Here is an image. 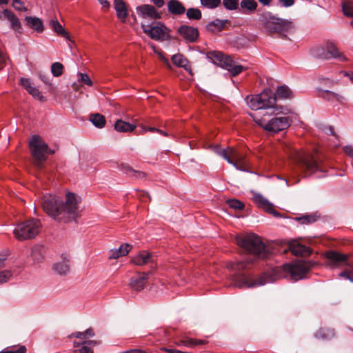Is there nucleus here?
Segmentation results:
<instances>
[{
	"label": "nucleus",
	"mask_w": 353,
	"mask_h": 353,
	"mask_svg": "<svg viewBox=\"0 0 353 353\" xmlns=\"http://www.w3.org/2000/svg\"><path fill=\"white\" fill-rule=\"evenodd\" d=\"M291 252L295 256H309L312 253V250L302 244H292L289 246Z\"/></svg>",
	"instance_id": "nucleus-28"
},
{
	"label": "nucleus",
	"mask_w": 353,
	"mask_h": 353,
	"mask_svg": "<svg viewBox=\"0 0 353 353\" xmlns=\"http://www.w3.org/2000/svg\"><path fill=\"white\" fill-rule=\"evenodd\" d=\"M314 265L312 261H299L292 264H285L283 267L284 270L290 274L291 278L297 281L303 279Z\"/></svg>",
	"instance_id": "nucleus-13"
},
{
	"label": "nucleus",
	"mask_w": 353,
	"mask_h": 353,
	"mask_svg": "<svg viewBox=\"0 0 353 353\" xmlns=\"http://www.w3.org/2000/svg\"><path fill=\"white\" fill-rule=\"evenodd\" d=\"M326 50H327V53L326 54H327L328 59L334 58L341 61H345L347 60L345 56L339 51L336 45L333 42L327 41L326 43Z\"/></svg>",
	"instance_id": "nucleus-24"
},
{
	"label": "nucleus",
	"mask_w": 353,
	"mask_h": 353,
	"mask_svg": "<svg viewBox=\"0 0 353 353\" xmlns=\"http://www.w3.org/2000/svg\"><path fill=\"white\" fill-rule=\"evenodd\" d=\"M90 121L98 128H102L105 125V119L104 116L99 113L90 114Z\"/></svg>",
	"instance_id": "nucleus-35"
},
{
	"label": "nucleus",
	"mask_w": 353,
	"mask_h": 353,
	"mask_svg": "<svg viewBox=\"0 0 353 353\" xmlns=\"http://www.w3.org/2000/svg\"><path fill=\"white\" fill-rule=\"evenodd\" d=\"M79 76L81 77L80 80L83 83L90 86L92 85V81H91V79H90L89 76L87 74L80 73Z\"/></svg>",
	"instance_id": "nucleus-53"
},
{
	"label": "nucleus",
	"mask_w": 353,
	"mask_h": 353,
	"mask_svg": "<svg viewBox=\"0 0 353 353\" xmlns=\"http://www.w3.org/2000/svg\"><path fill=\"white\" fill-rule=\"evenodd\" d=\"M41 205L50 216L59 222L67 223L78 217V201L72 192L66 194L65 201L56 195H44Z\"/></svg>",
	"instance_id": "nucleus-1"
},
{
	"label": "nucleus",
	"mask_w": 353,
	"mask_h": 353,
	"mask_svg": "<svg viewBox=\"0 0 353 353\" xmlns=\"http://www.w3.org/2000/svg\"><path fill=\"white\" fill-rule=\"evenodd\" d=\"M215 152L225 159L229 163L233 165L237 168V164L243 163L245 159V156L243 154H241L232 147H228L227 148L222 149L217 145L216 147Z\"/></svg>",
	"instance_id": "nucleus-14"
},
{
	"label": "nucleus",
	"mask_w": 353,
	"mask_h": 353,
	"mask_svg": "<svg viewBox=\"0 0 353 353\" xmlns=\"http://www.w3.org/2000/svg\"><path fill=\"white\" fill-rule=\"evenodd\" d=\"M63 65L60 62L53 63L51 65V72L55 77H59L62 75L63 72Z\"/></svg>",
	"instance_id": "nucleus-39"
},
{
	"label": "nucleus",
	"mask_w": 353,
	"mask_h": 353,
	"mask_svg": "<svg viewBox=\"0 0 353 353\" xmlns=\"http://www.w3.org/2000/svg\"><path fill=\"white\" fill-rule=\"evenodd\" d=\"M342 9L345 16L353 17V3L352 2H343L342 4Z\"/></svg>",
	"instance_id": "nucleus-43"
},
{
	"label": "nucleus",
	"mask_w": 353,
	"mask_h": 353,
	"mask_svg": "<svg viewBox=\"0 0 353 353\" xmlns=\"http://www.w3.org/2000/svg\"><path fill=\"white\" fill-rule=\"evenodd\" d=\"M283 112L279 114H269L268 115L274 116L269 120L265 117L258 118L256 116H253V120L265 131L277 133L288 128L292 121V118L288 115V108L283 107Z\"/></svg>",
	"instance_id": "nucleus-6"
},
{
	"label": "nucleus",
	"mask_w": 353,
	"mask_h": 353,
	"mask_svg": "<svg viewBox=\"0 0 353 353\" xmlns=\"http://www.w3.org/2000/svg\"><path fill=\"white\" fill-rule=\"evenodd\" d=\"M247 103L252 110L263 109L265 114H279L283 112V106L276 105V97L270 90H265L261 93L254 96L247 97Z\"/></svg>",
	"instance_id": "nucleus-5"
},
{
	"label": "nucleus",
	"mask_w": 353,
	"mask_h": 353,
	"mask_svg": "<svg viewBox=\"0 0 353 353\" xmlns=\"http://www.w3.org/2000/svg\"><path fill=\"white\" fill-rule=\"evenodd\" d=\"M20 84L28 91L32 86L29 79L21 78L20 79Z\"/></svg>",
	"instance_id": "nucleus-54"
},
{
	"label": "nucleus",
	"mask_w": 353,
	"mask_h": 353,
	"mask_svg": "<svg viewBox=\"0 0 353 353\" xmlns=\"http://www.w3.org/2000/svg\"><path fill=\"white\" fill-rule=\"evenodd\" d=\"M327 265L331 268H343L344 270L339 276L344 279L353 282V261H350L347 254L330 250L325 254Z\"/></svg>",
	"instance_id": "nucleus-7"
},
{
	"label": "nucleus",
	"mask_w": 353,
	"mask_h": 353,
	"mask_svg": "<svg viewBox=\"0 0 353 353\" xmlns=\"http://www.w3.org/2000/svg\"><path fill=\"white\" fill-rule=\"evenodd\" d=\"M28 92L31 94L34 98L39 100L43 101V96L42 95L41 92L37 89V88L32 86L29 90H28Z\"/></svg>",
	"instance_id": "nucleus-46"
},
{
	"label": "nucleus",
	"mask_w": 353,
	"mask_h": 353,
	"mask_svg": "<svg viewBox=\"0 0 353 353\" xmlns=\"http://www.w3.org/2000/svg\"><path fill=\"white\" fill-rule=\"evenodd\" d=\"M29 146L34 167L39 170H42L47 159L46 154H53L54 150L50 149L48 144L38 135L32 137Z\"/></svg>",
	"instance_id": "nucleus-8"
},
{
	"label": "nucleus",
	"mask_w": 353,
	"mask_h": 353,
	"mask_svg": "<svg viewBox=\"0 0 353 353\" xmlns=\"http://www.w3.org/2000/svg\"><path fill=\"white\" fill-rule=\"evenodd\" d=\"M319 96L327 101H336L343 104L345 101V98L343 96L334 92L323 89H319Z\"/></svg>",
	"instance_id": "nucleus-23"
},
{
	"label": "nucleus",
	"mask_w": 353,
	"mask_h": 353,
	"mask_svg": "<svg viewBox=\"0 0 353 353\" xmlns=\"http://www.w3.org/2000/svg\"><path fill=\"white\" fill-rule=\"evenodd\" d=\"M171 60L176 66L183 68L190 74H192V70L191 66L190 65V62L182 54L178 53L174 54L171 57Z\"/></svg>",
	"instance_id": "nucleus-25"
},
{
	"label": "nucleus",
	"mask_w": 353,
	"mask_h": 353,
	"mask_svg": "<svg viewBox=\"0 0 353 353\" xmlns=\"http://www.w3.org/2000/svg\"><path fill=\"white\" fill-rule=\"evenodd\" d=\"M186 16L190 20H199L201 19L202 14L199 8H191L187 10Z\"/></svg>",
	"instance_id": "nucleus-37"
},
{
	"label": "nucleus",
	"mask_w": 353,
	"mask_h": 353,
	"mask_svg": "<svg viewBox=\"0 0 353 353\" xmlns=\"http://www.w3.org/2000/svg\"><path fill=\"white\" fill-rule=\"evenodd\" d=\"M10 350H11V353H26L27 351L24 345L13 346L10 347Z\"/></svg>",
	"instance_id": "nucleus-50"
},
{
	"label": "nucleus",
	"mask_w": 353,
	"mask_h": 353,
	"mask_svg": "<svg viewBox=\"0 0 353 353\" xmlns=\"http://www.w3.org/2000/svg\"><path fill=\"white\" fill-rule=\"evenodd\" d=\"M132 262L137 265H149L152 273L157 267L156 256L145 250L140 252L132 259Z\"/></svg>",
	"instance_id": "nucleus-15"
},
{
	"label": "nucleus",
	"mask_w": 353,
	"mask_h": 353,
	"mask_svg": "<svg viewBox=\"0 0 353 353\" xmlns=\"http://www.w3.org/2000/svg\"><path fill=\"white\" fill-rule=\"evenodd\" d=\"M132 248V245L128 243H124L120 245L119 249H117V253L119 254L121 256H125L128 254Z\"/></svg>",
	"instance_id": "nucleus-45"
},
{
	"label": "nucleus",
	"mask_w": 353,
	"mask_h": 353,
	"mask_svg": "<svg viewBox=\"0 0 353 353\" xmlns=\"http://www.w3.org/2000/svg\"><path fill=\"white\" fill-rule=\"evenodd\" d=\"M146 130L147 132H158L159 134H162L165 137H168V134L159 128H157L155 127H150V126H148L146 125Z\"/></svg>",
	"instance_id": "nucleus-51"
},
{
	"label": "nucleus",
	"mask_w": 353,
	"mask_h": 353,
	"mask_svg": "<svg viewBox=\"0 0 353 353\" xmlns=\"http://www.w3.org/2000/svg\"><path fill=\"white\" fill-rule=\"evenodd\" d=\"M279 1L284 7H290L294 3V0H279Z\"/></svg>",
	"instance_id": "nucleus-58"
},
{
	"label": "nucleus",
	"mask_w": 353,
	"mask_h": 353,
	"mask_svg": "<svg viewBox=\"0 0 353 353\" xmlns=\"http://www.w3.org/2000/svg\"><path fill=\"white\" fill-rule=\"evenodd\" d=\"M114 8L117 12L118 17L121 19H125L128 15L127 8L125 3L120 0H115Z\"/></svg>",
	"instance_id": "nucleus-32"
},
{
	"label": "nucleus",
	"mask_w": 353,
	"mask_h": 353,
	"mask_svg": "<svg viewBox=\"0 0 353 353\" xmlns=\"http://www.w3.org/2000/svg\"><path fill=\"white\" fill-rule=\"evenodd\" d=\"M235 242L256 259H268L272 254L270 247L255 234L237 235Z\"/></svg>",
	"instance_id": "nucleus-4"
},
{
	"label": "nucleus",
	"mask_w": 353,
	"mask_h": 353,
	"mask_svg": "<svg viewBox=\"0 0 353 353\" xmlns=\"http://www.w3.org/2000/svg\"><path fill=\"white\" fill-rule=\"evenodd\" d=\"M177 33L189 43L196 42L199 36V32L197 28L187 25H182L179 27Z\"/></svg>",
	"instance_id": "nucleus-16"
},
{
	"label": "nucleus",
	"mask_w": 353,
	"mask_h": 353,
	"mask_svg": "<svg viewBox=\"0 0 353 353\" xmlns=\"http://www.w3.org/2000/svg\"><path fill=\"white\" fill-rule=\"evenodd\" d=\"M208 57L214 64L228 70L233 77L238 75L244 70V68L241 65L237 64L230 56L225 55L221 52H210L208 53Z\"/></svg>",
	"instance_id": "nucleus-11"
},
{
	"label": "nucleus",
	"mask_w": 353,
	"mask_h": 353,
	"mask_svg": "<svg viewBox=\"0 0 353 353\" xmlns=\"http://www.w3.org/2000/svg\"><path fill=\"white\" fill-rule=\"evenodd\" d=\"M258 3L255 0H241L238 11L244 14H251L257 8Z\"/></svg>",
	"instance_id": "nucleus-21"
},
{
	"label": "nucleus",
	"mask_w": 353,
	"mask_h": 353,
	"mask_svg": "<svg viewBox=\"0 0 353 353\" xmlns=\"http://www.w3.org/2000/svg\"><path fill=\"white\" fill-rule=\"evenodd\" d=\"M343 152L350 157L353 159V147L351 145H346L343 148Z\"/></svg>",
	"instance_id": "nucleus-57"
},
{
	"label": "nucleus",
	"mask_w": 353,
	"mask_h": 353,
	"mask_svg": "<svg viewBox=\"0 0 353 353\" xmlns=\"http://www.w3.org/2000/svg\"><path fill=\"white\" fill-rule=\"evenodd\" d=\"M137 14L144 19H159L161 13L158 12L154 6L144 4L137 8Z\"/></svg>",
	"instance_id": "nucleus-18"
},
{
	"label": "nucleus",
	"mask_w": 353,
	"mask_h": 353,
	"mask_svg": "<svg viewBox=\"0 0 353 353\" xmlns=\"http://www.w3.org/2000/svg\"><path fill=\"white\" fill-rule=\"evenodd\" d=\"M276 94L282 99H291L293 96L292 90L286 85H281L277 88Z\"/></svg>",
	"instance_id": "nucleus-36"
},
{
	"label": "nucleus",
	"mask_w": 353,
	"mask_h": 353,
	"mask_svg": "<svg viewBox=\"0 0 353 353\" xmlns=\"http://www.w3.org/2000/svg\"><path fill=\"white\" fill-rule=\"evenodd\" d=\"M121 170L127 174H130L135 178L142 179L145 176V172L134 170L131 166L128 164H121Z\"/></svg>",
	"instance_id": "nucleus-34"
},
{
	"label": "nucleus",
	"mask_w": 353,
	"mask_h": 353,
	"mask_svg": "<svg viewBox=\"0 0 353 353\" xmlns=\"http://www.w3.org/2000/svg\"><path fill=\"white\" fill-rule=\"evenodd\" d=\"M266 212L272 214L275 217H279L280 216L279 212H278L274 209L272 204L269 207Z\"/></svg>",
	"instance_id": "nucleus-59"
},
{
	"label": "nucleus",
	"mask_w": 353,
	"mask_h": 353,
	"mask_svg": "<svg viewBox=\"0 0 353 353\" xmlns=\"http://www.w3.org/2000/svg\"><path fill=\"white\" fill-rule=\"evenodd\" d=\"M334 330L331 328H320L315 334V338L322 340H330L334 336Z\"/></svg>",
	"instance_id": "nucleus-31"
},
{
	"label": "nucleus",
	"mask_w": 353,
	"mask_h": 353,
	"mask_svg": "<svg viewBox=\"0 0 353 353\" xmlns=\"http://www.w3.org/2000/svg\"><path fill=\"white\" fill-rule=\"evenodd\" d=\"M83 332L85 338L94 336V332L92 328H88Z\"/></svg>",
	"instance_id": "nucleus-62"
},
{
	"label": "nucleus",
	"mask_w": 353,
	"mask_h": 353,
	"mask_svg": "<svg viewBox=\"0 0 353 353\" xmlns=\"http://www.w3.org/2000/svg\"><path fill=\"white\" fill-rule=\"evenodd\" d=\"M25 22L27 26L34 30L39 33H41L44 30L43 22L38 17L30 16L26 17Z\"/></svg>",
	"instance_id": "nucleus-27"
},
{
	"label": "nucleus",
	"mask_w": 353,
	"mask_h": 353,
	"mask_svg": "<svg viewBox=\"0 0 353 353\" xmlns=\"http://www.w3.org/2000/svg\"><path fill=\"white\" fill-rule=\"evenodd\" d=\"M151 1L157 8H161L165 4L164 0H151Z\"/></svg>",
	"instance_id": "nucleus-64"
},
{
	"label": "nucleus",
	"mask_w": 353,
	"mask_h": 353,
	"mask_svg": "<svg viewBox=\"0 0 353 353\" xmlns=\"http://www.w3.org/2000/svg\"><path fill=\"white\" fill-rule=\"evenodd\" d=\"M181 344L188 346V347H194L196 346V339H183L180 341Z\"/></svg>",
	"instance_id": "nucleus-52"
},
{
	"label": "nucleus",
	"mask_w": 353,
	"mask_h": 353,
	"mask_svg": "<svg viewBox=\"0 0 353 353\" xmlns=\"http://www.w3.org/2000/svg\"><path fill=\"white\" fill-rule=\"evenodd\" d=\"M150 274H152V271H148L146 272H138L130 279V288L133 290L137 292L141 291L145 287L148 276Z\"/></svg>",
	"instance_id": "nucleus-17"
},
{
	"label": "nucleus",
	"mask_w": 353,
	"mask_h": 353,
	"mask_svg": "<svg viewBox=\"0 0 353 353\" xmlns=\"http://www.w3.org/2000/svg\"><path fill=\"white\" fill-rule=\"evenodd\" d=\"M255 202L261 208H263L265 211L269 208V207L272 205L265 198H264L261 194H257L254 196Z\"/></svg>",
	"instance_id": "nucleus-41"
},
{
	"label": "nucleus",
	"mask_w": 353,
	"mask_h": 353,
	"mask_svg": "<svg viewBox=\"0 0 353 353\" xmlns=\"http://www.w3.org/2000/svg\"><path fill=\"white\" fill-rule=\"evenodd\" d=\"M13 8L18 11L26 12L28 10L27 8L25 6L24 3L21 0H12Z\"/></svg>",
	"instance_id": "nucleus-47"
},
{
	"label": "nucleus",
	"mask_w": 353,
	"mask_h": 353,
	"mask_svg": "<svg viewBox=\"0 0 353 353\" xmlns=\"http://www.w3.org/2000/svg\"><path fill=\"white\" fill-rule=\"evenodd\" d=\"M296 219L302 224L311 223L316 221V219L312 215H304L296 218Z\"/></svg>",
	"instance_id": "nucleus-48"
},
{
	"label": "nucleus",
	"mask_w": 353,
	"mask_h": 353,
	"mask_svg": "<svg viewBox=\"0 0 353 353\" xmlns=\"http://www.w3.org/2000/svg\"><path fill=\"white\" fill-rule=\"evenodd\" d=\"M114 129L120 132H131L134 131L137 125L131 124L128 122L124 121L121 119H118L114 123Z\"/></svg>",
	"instance_id": "nucleus-29"
},
{
	"label": "nucleus",
	"mask_w": 353,
	"mask_h": 353,
	"mask_svg": "<svg viewBox=\"0 0 353 353\" xmlns=\"http://www.w3.org/2000/svg\"><path fill=\"white\" fill-rule=\"evenodd\" d=\"M78 351L79 353H94L92 350L84 343H83L82 346H81Z\"/></svg>",
	"instance_id": "nucleus-56"
},
{
	"label": "nucleus",
	"mask_w": 353,
	"mask_h": 353,
	"mask_svg": "<svg viewBox=\"0 0 353 353\" xmlns=\"http://www.w3.org/2000/svg\"><path fill=\"white\" fill-rule=\"evenodd\" d=\"M168 12L174 15H181L185 12V8L178 0H170L167 4Z\"/></svg>",
	"instance_id": "nucleus-26"
},
{
	"label": "nucleus",
	"mask_w": 353,
	"mask_h": 353,
	"mask_svg": "<svg viewBox=\"0 0 353 353\" xmlns=\"http://www.w3.org/2000/svg\"><path fill=\"white\" fill-rule=\"evenodd\" d=\"M201 4L208 9H215L221 3V0H200Z\"/></svg>",
	"instance_id": "nucleus-40"
},
{
	"label": "nucleus",
	"mask_w": 353,
	"mask_h": 353,
	"mask_svg": "<svg viewBox=\"0 0 353 353\" xmlns=\"http://www.w3.org/2000/svg\"><path fill=\"white\" fill-rule=\"evenodd\" d=\"M259 25L268 35H276L285 39L294 28L293 23L288 19L277 17L271 12L264 11L259 14Z\"/></svg>",
	"instance_id": "nucleus-3"
},
{
	"label": "nucleus",
	"mask_w": 353,
	"mask_h": 353,
	"mask_svg": "<svg viewBox=\"0 0 353 353\" xmlns=\"http://www.w3.org/2000/svg\"><path fill=\"white\" fill-rule=\"evenodd\" d=\"M85 344H86L88 347L90 346H95L97 345H99L101 343L100 341H95V340H89L83 342Z\"/></svg>",
	"instance_id": "nucleus-60"
},
{
	"label": "nucleus",
	"mask_w": 353,
	"mask_h": 353,
	"mask_svg": "<svg viewBox=\"0 0 353 353\" xmlns=\"http://www.w3.org/2000/svg\"><path fill=\"white\" fill-rule=\"evenodd\" d=\"M312 53L314 56L318 58L328 59L327 54H326L327 53V50H326V44L323 46H319L315 48L313 50Z\"/></svg>",
	"instance_id": "nucleus-38"
},
{
	"label": "nucleus",
	"mask_w": 353,
	"mask_h": 353,
	"mask_svg": "<svg viewBox=\"0 0 353 353\" xmlns=\"http://www.w3.org/2000/svg\"><path fill=\"white\" fill-rule=\"evenodd\" d=\"M134 196L138 197L142 201H145L146 198H148L150 200L148 193L144 191H137Z\"/></svg>",
	"instance_id": "nucleus-55"
},
{
	"label": "nucleus",
	"mask_w": 353,
	"mask_h": 353,
	"mask_svg": "<svg viewBox=\"0 0 353 353\" xmlns=\"http://www.w3.org/2000/svg\"><path fill=\"white\" fill-rule=\"evenodd\" d=\"M140 129L136 132L137 134H143L147 132L146 130V123L145 124H140L139 125Z\"/></svg>",
	"instance_id": "nucleus-61"
},
{
	"label": "nucleus",
	"mask_w": 353,
	"mask_h": 353,
	"mask_svg": "<svg viewBox=\"0 0 353 353\" xmlns=\"http://www.w3.org/2000/svg\"><path fill=\"white\" fill-rule=\"evenodd\" d=\"M284 150L288 154L289 157L295 161L297 169L304 173L305 176L310 175L319 170V166L314 157L303 155L288 145H285Z\"/></svg>",
	"instance_id": "nucleus-9"
},
{
	"label": "nucleus",
	"mask_w": 353,
	"mask_h": 353,
	"mask_svg": "<svg viewBox=\"0 0 353 353\" xmlns=\"http://www.w3.org/2000/svg\"><path fill=\"white\" fill-rule=\"evenodd\" d=\"M70 336H73L77 339H85L83 332H76L71 334Z\"/></svg>",
	"instance_id": "nucleus-63"
},
{
	"label": "nucleus",
	"mask_w": 353,
	"mask_h": 353,
	"mask_svg": "<svg viewBox=\"0 0 353 353\" xmlns=\"http://www.w3.org/2000/svg\"><path fill=\"white\" fill-rule=\"evenodd\" d=\"M0 19H7L10 21L11 28L17 32H21L22 27L19 18L8 9H4L0 12Z\"/></svg>",
	"instance_id": "nucleus-19"
},
{
	"label": "nucleus",
	"mask_w": 353,
	"mask_h": 353,
	"mask_svg": "<svg viewBox=\"0 0 353 353\" xmlns=\"http://www.w3.org/2000/svg\"><path fill=\"white\" fill-rule=\"evenodd\" d=\"M143 32L155 41H165L169 39L168 28L161 22H153L152 24L142 23Z\"/></svg>",
	"instance_id": "nucleus-12"
},
{
	"label": "nucleus",
	"mask_w": 353,
	"mask_h": 353,
	"mask_svg": "<svg viewBox=\"0 0 353 353\" xmlns=\"http://www.w3.org/2000/svg\"><path fill=\"white\" fill-rule=\"evenodd\" d=\"M253 262L252 259L231 263L230 269L233 281L239 288H252L271 283L279 278L278 270L273 269L271 272L263 273L257 279H253L250 272Z\"/></svg>",
	"instance_id": "nucleus-2"
},
{
	"label": "nucleus",
	"mask_w": 353,
	"mask_h": 353,
	"mask_svg": "<svg viewBox=\"0 0 353 353\" xmlns=\"http://www.w3.org/2000/svg\"><path fill=\"white\" fill-rule=\"evenodd\" d=\"M62 261L54 264L53 270L59 275H66L70 271V258L67 254L61 255Z\"/></svg>",
	"instance_id": "nucleus-20"
},
{
	"label": "nucleus",
	"mask_w": 353,
	"mask_h": 353,
	"mask_svg": "<svg viewBox=\"0 0 353 353\" xmlns=\"http://www.w3.org/2000/svg\"><path fill=\"white\" fill-rule=\"evenodd\" d=\"M50 27L59 36L69 39V34L62 27L61 23L57 19H51L49 21Z\"/></svg>",
	"instance_id": "nucleus-30"
},
{
	"label": "nucleus",
	"mask_w": 353,
	"mask_h": 353,
	"mask_svg": "<svg viewBox=\"0 0 353 353\" xmlns=\"http://www.w3.org/2000/svg\"><path fill=\"white\" fill-rule=\"evenodd\" d=\"M43 248L41 245H34L31 250V257L34 263H41L43 259Z\"/></svg>",
	"instance_id": "nucleus-33"
},
{
	"label": "nucleus",
	"mask_w": 353,
	"mask_h": 353,
	"mask_svg": "<svg viewBox=\"0 0 353 353\" xmlns=\"http://www.w3.org/2000/svg\"><path fill=\"white\" fill-rule=\"evenodd\" d=\"M12 272L9 270L0 272V284L6 283L10 280L12 276Z\"/></svg>",
	"instance_id": "nucleus-49"
},
{
	"label": "nucleus",
	"mask_w": 353,
	"mask_h": 353,
	"mask_svg": "<svg viewBox=\"0 0 353 353\" xmlns=\"http://www.w3.org/2000/svg\"><path fill=\"white\" fill-rule=\"evenodd\" d=\"M228 206L234 210H242L244 208V204L237 199H229L227 201Z\"/></svg>",
	"instance_id": "nucleus-44"
},
{
	"label": "nucleus",
	"mask_w": 353,
	"mask_h": 353,
	"mask_svg": "<svg viewBox=\"0 0 353 353\" xmlns=\"http://www.w3.org/2000/svg\"><path fill=\"white\" fill-rule=\"evenodd\" d=\"M224 8L228 10H239V0H223Z\"/></svg>",
	"instance_id": "nucleus-42"
},
{
	"label": "nucleus",
	"mask_w": 353,
	"mask_h": 353,
	"mask_svg": "<svg viewBox=\"0 0 353 353\" xmlns=\"http://www.w3.org/2000/svg\"><path fill=\"white\" fill-rule=\"evenodd\" d=\"M41 225V222L37 219L21 222L14 230V236L19 241L33 239L39 233Z\"/></svg>",
	"instance_id": "nucleus-10"
},
{
	"label": "nucleus",
	"mask_w": 353,
	"mask_h": 353,
	"mask_svg": "<svg viewBox=\"0 0 353 353\" xmlns=\"http://www.w3.org/2000/svg\"><path fill=\"white\" fill-rule=\"evenodd\" d=\"M229 23V20L227 19H216L206 25V30L210 33L216 34L223 30L225 26Z\"/></svg>",
	"instance_id": "nucleus-22"
}]
</instances>
